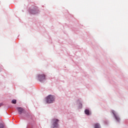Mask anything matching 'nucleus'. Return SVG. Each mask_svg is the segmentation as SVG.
<instances>
[{"mask_svg":"<svg viewBox=\"0 0 128 128\" xmlns=\"http://www.w3.org/2000/svg\"><path fill=\"white\" fill-rule=\"evenodd\" d=\"M0 128H4V124H0Z\"/></svg>","mask_w":128,"mask_h":128,"instance_id":"nucleus-10","label":"nucleus"},{"mask_svg":"<svg viewBox=\"0 0 128 128\" xmlns=\"http://www.w3.org/2000/svg\"><path fill=\"white\" fill-rule=\"evenodd\" d=\"M85 114L87 116H90V112L88 109H86L84 110Z\"/></svg>","mask_w":128,"mask_h":128,"instance_id":"nucleus-7","label":"nucleus"},{"mask_svg":"<svg viewBox=\"0 0 128 128\" xmlns=\"http://www.w3.org/2000/svg\"><path fill=\"white\" fill-rule=\"evenodd\" d=\"M12 104H16V100H13L12 102Z\"/></svg>","mask_w":128,"mask_h":128,"instance_id":"nucleus-9","label":"nucleus"},{"mask_svg":"<svg viewBox=\"0 0 128 128\" xmlns=\"http://www.w3.org/2000/svg\"><path fill=\"white\" fill-rule=\"evenodd\" d=\"M77 102H78V104H80V106H81V108H82V102H80V100H77Z\"/></svg>","mask_w":128,"mask_h":128,"instance_id":"nucleus-8","label":"nucleus"},{"mask_svg":"<svg viewBox=\"0 0 128 128\" xmlns=\"http://www.w3.org/2000/svg\"><path fill=\"white\" fill-rule=\"evenodd\" d=\"M112 114H114V116L116 120H117V122H120V118L114 112H112Z\"/></svg>","mask_w":128,"mask_h":128,"instance_id":"nucleus-6","label":"nucleus"},{"mask_svg":"<svg viewBox=\"0 0 128 128\" xmlns=\"http://www.w3.org/2000/svg\"><path fill=\"white\" fill-rule=\"evenodd\" d=\"M94 128H96V124L94 125Z\"/></svg>","mask_w":128,"mask_h":128,"instance_id":"nucleus-12","label":"nucleus"},{"mask_svg":"<svg viewBox=\"0 0 128 128\" xmlns=\"http://www.w3.org/2000/svg\"><path fill=\"white\" fill-rule=\"evenodd\" d=\"M16 110L19 114H24V112H26V110L22 108L17 107Z\"/></svg>","mask_w":128,"mask_h":128,"instance_id":"nucleus-3","label":"nucleus"},{"mask_svg":"<svg viewBox=\"0 0 128 128\" xmlns=\"http://www.w3.org/2000/svg\"><path fill=\"white\" fill-rule=\"evenodd\" d=\"M46 102L47 104H52L54 102V97L52 95L48 96L46 98Z\"/></svg>","mask_w":128,"mask_h":128,"instance_id":"nucleus-1","label":"nucleus"},{"mask_svg":"<svg viewBox=\"0 0 128 128\" xmlns=\"http://www.w3.org/2000/svg\"><path fill=\"white\" fill-rule=\"evenodd\" d=\"M29 12H30L31 14H36L38 12V10L36 7H35L34 8L30 10Z\"/></svg>","mask_w":128,"mask_h":128,"instance_id":"nucleus-2","label":"nucleus"},{"mask_svg":"<svg viewBox=\"0 0 128 128\" xmlns=\"http://www.w3.org/2000/svg\"><path fill=\"white\" fill-rule=\"evenodd\" d=\"M2 104H0V106H2Z\"/></svg>","mask_w":128,"mask_h":128,"instance_id":"nucleus-13","label":"nucleus"},{"mask_svg":"<svg viewBox=\"0 0 128 128\" xmlns=\"http://www.w3.org/2000/svg\"><path fill=\"white\" fill-rule=\"evenodd\" d=\"M52 122L53 128H58V120L53 119Z\"/></svg>","mask_w":128,"mask_h":128,"instance_id":"nucleus-4","label":"nucleus"},{"mask_svg":"<svg viewBox=\"0 0 128 128\" xmlns=\"http://www.w3.org/2000/svg\"><path fill=\"white\" fill-rule=\"evenodd\" d=\"M38 80H39L40 82H42L44 80H46V75L42 74H39L38 76Z\"/></svg>","mask_w":128,"mask_h":128,"instance_id":"nucleus-5","label":"nucleus"},{"mask_svg":"<svg viewBox=\"0 0 128 128\" xmlns=\"http://www.w3.org/2000/svg\"><path fill=\"white\" fill-rule=\"evenodd\" d=\"M97 128H100V126L99 124H97Z\"/></svg>","mask_w":128,"mask_h":128,"instance_id":"nucleus-11","label":"nucleus"}]
</instances>
